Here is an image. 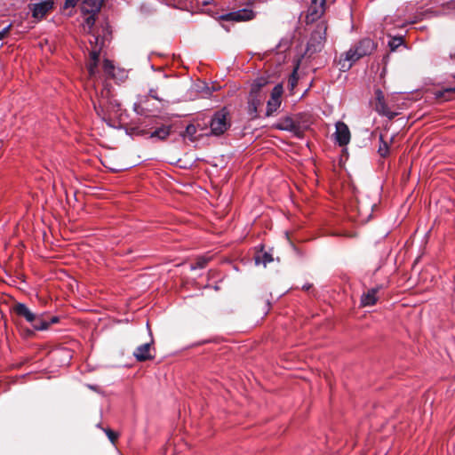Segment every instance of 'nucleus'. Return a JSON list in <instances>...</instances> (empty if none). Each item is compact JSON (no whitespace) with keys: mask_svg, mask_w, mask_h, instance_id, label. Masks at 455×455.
<instances>
[{"mask_svg":"<svg viewBox=\"0 0 455 455\" xmlns=\"http://www.w3.org/2000/svg\"><path fill=\"white\" fill-rule=\"evenodd\" d=\"M109 91L101 92L99 102L93 103L94 109L103 120L116 117L121 115V103L113 97H108Z\"/></svg>","mask_w":455,"mask_h":455,"instance_id":"obj_3","label":"nucleus"},{"mask_svg":"<svg viewBox=\"0 0 455 455\" xmlns=\"http://www.w3.org/2000/svg\"><path fill=\"white\" fill-rule=\"evenodd\" d=\"M78 1L79 0H66L65 1V8L76 6Z\"/></svg>","mask_w":455,"mask_h":455,"instance_id":"obj_31","label":"nucleus"},{"mask_svg":"<svg viewBox=\"0 0 455 455\" xmlns=\"http://www.w3.org/2000/svg\"><path fill=\"white\" fill-rule=\"evenodd\" d=\"M115 66L113 62L109 60H105L103 62V71L108 77L114 78L115 77Z\"/></svg>","mask_w":455,"mask_h":455,"instance_id":"obj_24","label":"nucleus"},{"mask_svg":"<svg viewBox=\"0 0 455 455\" xmlns=\"http://www.w3.org/2000/svg\"><path fill=\"white\" fill-rule=\"evenodd\" d=\"M12 311L18 316L23 317L36 331H45L52 324L60 322L59 316H49L47 313L35 314L23 303H16Z\"/></svg>","mask_w":455,"mask_h":455,"instance_id":"obj_2","label":"nucleus"},{"mask_svg":"<svg viewBox=\"0 0 455 455\" xmlns=\"http://www.w3.org/2000/svg\"><path fill=\"white\" fill-rule=\"evenodd\" d=\"M228 112L226 108H222L214 113L210 122V132L205 135L220 136L224 134L230 127L228 119Z\"/></svg>","mask_w":455,"mask_h":455,"instance_id":"obj_4","label":"nucleus"},{"mask_svg":"<svg viewBox=\"0 0 455 455\" xmlns=\"http://www.w3.org/2000/svg\"><path fill=\"white\" fill-rule=\"evenodd\" d=\"M336 131L334 132L335 141L340 146H347L350 141V131L348 126L343 122H337L335 124Z\"/></svg>","mask_w":455,"mask_h":455,"instance_id":"obj_12","label":"nucleus"},{"mask_svg":"<svg viewBox=\"0 0 455 455\" xmlns=\"http://www.w3.org/2000/svg\"><path fill=\"white\" fill-rule=\"evenodd\" d=\"M455 93V87H447L443 90H438L435 92V96L438 100H450L452 99L451 95Z\"/></svg>","mask_w":455,"mask_h":455,"instance_id":"obj_18","label":"nucleus"},{"mask_svg":"<svg viewBox=\"0 0 455 455\" xmlns=\"http://www.w3.org/2000/svg\"><path fill=\"white\" fill-rule=\"evenodd\" d=\"M273 260V258L270 254L265 252L261 256H258L256 258V263L259 264L262 263L264 266H266L267 263L271 262Z\"/></svg>","mask_w":455,"mask_h":455,"instance_id":"obj_26","label":"nucleus"},{"mask_svg":"<svg viewBox=\"0 0 455 455\" xmlns=\"http://www.w3.org/2000/svg\"><path fill=\"white\" fill-rule=\"evenodd\" d=\"M402 44H403L402 37H393L389 41L388 45H389L391 51H395Z\"/></svg>","mask_w":455,"mask_h":455,"instance_id":"obj_27","label":"nucleus"},{"mask_svg":"<svg viewBox=\"0 0 455 455\" xmlns=\"http://www.w3.org/2000/svg\"><path fill=\"white\" fill-rule=\"evenodd\" d=\"M379 287H375L368 290L361 296V306L371 307L376 304L378 300V292Z\"/></svg>","mask_w":455,"mask_h":455,"instance_id":"obj_15","label":"nucleus"},{"mask_svg":"<svg viewBox=\"0 0 455 455\" xmlns=\"http://www.w3.org/2000/svg\"><path fill=\"white\" fill-rule=\"evenodd\" d=\"M325 6L326 0H311L306 17L307 22H314L320 19L325 12Z\"/></svg>","mask_w":455,"mask_h":455,"instance_id":"obj_10","label":"nucleus"},{"mask_svg":"<svg viewBox=\"0 0 455 455\" xmlns=\"http://www.w3.org/2000/svg\"><path fill=\"white\" fill-rule=\"evenodd\" d=\"M283 86L282 84H276L270 95V99L267 100V111L266 116H272L281 106V97L283 94Z\"/></svg>","mask_w":455,"mask_h":455,"instance_id":"obj_9","label":"nucleus"},{"mask_svg":"<svg viewBox=\"0 0 455 455\" xmlns=\"http://www.w3.org/2000/svg\"><path fill=\"white\" fill-rule=\"evenodd\" d=\"M10 28H11V25H8L7 27H5L4 28H3L0 31V40H3L7 36V34L9 33Z\"/></svg>","mask_w":455,"mask_h":455,"instance_id":"obj_30","label":"nucleus"},{"mask_svg":"<svg viewBox=\"0 0 455 455\" xmlns=\"http://www.w3.org/2000/svg\"><path fill=\"white\" fill-rule=\"evenodd\" d=\"M149 96L156 100L161 101L162 100L158 97L157 92L156 89H150L148 92Z\"/></svg>","mask_w":455,"mask_h":455,"instance_id":"obj_32","label":"nucleus"},{"mask_svg":"<svg viewBox=\"0 0 455 455\" xmlns=\"http://www.w3.org/2000/svg\"><path fill=\"white\" fill-rule=\"evenodd\" d=\"M170 133L171 127L168 125H162L161 127L156 129L154 132H151L149 133V138L164 140L169 137Z\"/></svg>","mask_w":455,"mask_h":455,"instance_id":"obj_16","label":"nucleus"},{"mask_svg":"<svg viewBox=\"0 0 455 455\" xmlns=\"http://www.w3.org/2000/svg\"><path fill=\"white\" fill-rule=\"evenodd\" d=\"M260 104H261V101L259 99L257 98V94H253L251 96V100L249 101V104H248L249 114L252 117L257 116L258 108H259V106H260Z\"/></svg>","mask_w":455,"mask_h":455,"instance_id":"obj_19","label":"nucleus"},{"mask_svg":"<svg viewBox=\"0 0 455 455\" xmlns=\"http://www.w3.org/2000/svg\"><path fill=\"white\" fill-rule=\"evenodd\" d=\"M152 343H145L139 346L133 352V356L138 362H145L155 358L152 354Z\"/></svg>","mask_w":455,"mask_h":455,"instance_id":"obj_14","label":"nucleus"},{"mask_svg":"<svg viewBox=\"0 0 455 455\" xmlns=\"http://www.w3.org/2000/svg\"><path fill=\"white\" fill-rule=\"evenodd\" d=\"M103 0H84L83 9L87 13H96L100 11Z\"/></svg>","mask_w":455,"mask_h":455,"instance_id":"obj_17","label":"nucleus"},{"mask_svg":"<svg viewBox=\"0 0 455 455\" xmlns=\"http://www.w3.org/2000/svg\"><path fill=\"white\" fill-rule=\"evenodd\" d=\"M94 14L95 13H92L90 16H88L85 20H84V29L88 28V32L91 33V30L92 29V28L94 27V24H95V21H96V19L94 17Z\"/></svg>","mask_w":455,"mask_h":455,"instance_id":"obj_25","label":"nucleus"},{"mask_svg":"<svg viewBox=\"0 0 455 455\" xmlns=\"http://www.w3.org/2000/svg\"><path fill=\"white\" fill-rule=\"evenodd\" d=\"M327 25L324 22L317 24L315 29L312 32L307 42V52L312 53L320 52L326 41Z\"/></svg>","mask_w":455,"mask_h":455,"instance_id":"obj_5","label":"nucleus"},{"mask_svg":"<svg viewBox=\"0 0 455 455\" xmlns=\"http://www.w3.org/2000/svg\"><path fill=\"white\" fill-rule=\"evenodd\" d=\"M197 127L194 124H189L185 130L183 136L191 141L196 140Z\"/></svg>","mask_w":455,"mask_h":455,"instance_id":"obj_23","label":"nucleus"},{"mask_svg":"<svg viewBox=\"0 0 455 455\" xmlns=\"http://www.w3.org/2000/svg\"><path fill=\"white\" fill-rule=\"evenodd\" d=\"M211 260V257L208 256H199L196 259L195 263L191 264V270H196L199 268H204L207 266L209 261Z\"/></svg>","mask_w":455,"mask_h":455,"instance_id":"obj_21","label":"nucleus"},{"mask_svg":"<svg viewBox=\"0 0 455 455\" xmlns=\"http://www.w3.org/2000/svg\"><path fill=\"white\" fill-rule=\"evenodd\" d=\"M451 58L455 60V53L451 54Z\"/></svg>","mask_w":455,"mask_h":455,"instance_id":"obj_33","label":"nucleus"},{"mask_svg":"<svg viewBox=\"0 0 455 455\" xmlns=\"http://www.w3.org/2000/svg\"><path fill=\"white\" fill-rule=\"evenodd\" d=\"M376 44L369 37L361 39L356 44L351 47L344 54H341L339 60V69L347 71L351 68L361 58L371 54L376 49Z\"/></svg>","mask_w":455,"mask_h":455,"instance_id":"obj_1","label":"nucleus"},{"mask_svg":"<svg viewBox=\"0 0 455 455\" xmlns=\"http://www.w3.org/2000/svg\"><path fill=\"white\" fill-rule=\"evenodd\" d=\"M255 18V12L251 9L244 8L220 16V19L227 21H248Z\"/></svg>","mask_w":455,"mask_h":455,"instance_id":"obj_8","label":"nucleus"},{"mask_svg":"<svg viewBox=\"0 0 455 455\" xmlns=\"http://www.w3.org/2000/svg\"><path fill=\"white\" fill-rule=\"evenodd\" d=\"M53 0H43L36 4H29L32 17L42 20L53 7Z\"/></svg>","mask_w":455,"mask_h":455,"instance_id":"obj_11","label":"nucleus"},{"mask_svg":"<svg viewBox=\"0 0 455 455\" xmlns=\"http://www.w3.org/2000/svg\"><path fill=\"white\" fill-rule=\"evenodd\" d=\"M275 127L282 131L293 132L295 135L299 136L301 133L299 124L295 122L291 116L281 118L275 124Z\"/></svg>","mask_w":455,"mask_h":455,"instance_id":"obj_13","label":"nucleus"},{"mask_svg":"<svg viewBox=\"0 0 455 455\" xmlns=\"http://www.w3.org/2000/svg\"><path fill=\"white\" fill-rule=\"evenodd\" d=\"M379 142L378 153L381 157H387L389 154V143L384 140L382 134L379 136Z\"/></svg>","mask_w":455,"mask_h":455,"instance_id":"obj_22","label":"nucleus"},{"mask_svg":"<svg viewBox=\"0 0 455 455\" xmlns=\"http://www.w3.org/2000/svg\"><path fill=\"white\" fill-rule=\"evenodd\" d=\"M98 427H100L106 433L107 436L108 437L112 443L116 442V440L118 437V435L116 432H114L110 428H102L100 424L98 425Z\"/></svg>","mask_w":455,"mask_h":455,"instance_id":"obj_28","label":"nucleus"},{"mask_svg":"<svg viewBox=\"0 0 455 455\" xmlns=\"http://www.w3.org/2000/svg\"><path fill=\"white\" fill-rule=\"evenodd\" d=\"M100 38L95 35H92V38L89 39V43L92 45V50L89 54V60L87 63V69L89 76L94 78L98 74V64L100 60V53L102 47V42L99 44Z\"/></svg>","mask_w":455,"mask_h":455,"instance_id":"obj_6","label":"nucleus"},{"mask_svg":"<svg viewBox=\"0 0 455 455\" xmlns=\"http://www.w3.org/2000/svg\"><path fill=\"white\" fill-rule=\"evenodd\" d=\"M374 109L379 116H386L389 120L394 119L398 113L392 111L386 103L384 93L381 90L375 91V105Z\"/></svg>","mask_w":455,"mask_h":455,"instance_id":"obj_7","label":"nucleus"},{"mask_svg":"<svg viewBox=\"0 0 455 455\" xmlns=\"http://www.w3.org/2000/svg\"><path fill=\"white\" fill-rule=\"evenodd\" d=\"M297 70H298V68H294V70L292 71V73L289 78V84H291V88L295 87L298 83Z\"/></svg>","mask_w":455,"mask_h":455,"instance_id":"obj_29","label":"nucleus"},{"mask_svg":"<svg viewBox=\"0 0 455 455\" xmlns=\"http://www.w3.org/2000/svg\"><path fill=\"white\" fill-rule=\"evenodd\" d=\"M267 84V80L265 77H258L256 78L252 84L251 90V96L253 94H258L262 87H264Z\"/></svg>","mask_w":455,"mask_h":455,"instance_id":"obj_20","label":"nucleus"}]
</instances>
